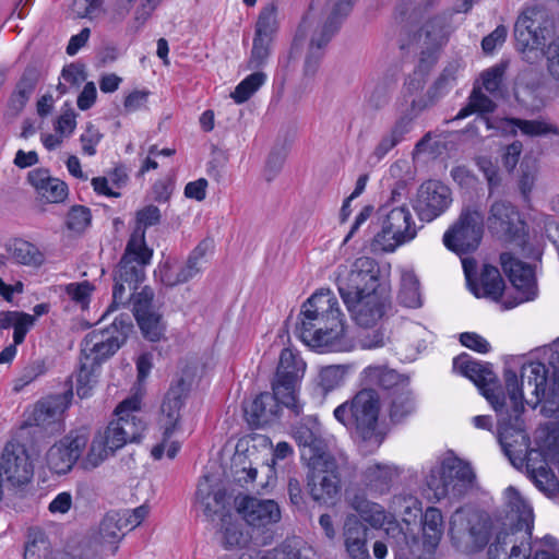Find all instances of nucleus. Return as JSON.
I'll return each instance as SVG.
<instances>
[{
    "instance_id": "f257e3e1",
    "label": "nucleus",
    "mask_w": 559,
    "mask_h": 559,
    "mask_svg": "<svg viewBox=\"0 0 559 559\" xmlns=\"http://www.w3.org/2000/svg\"><path fill=\"white\" fill-rule=\"evenodd\" d=\"M453 368L472 380L498 413V441L502 451L512 465L522 466L533 449L530 448V437L522 417L524 404L520 401L518 374L512 370L504 371L509 396L507 405L506 396L490 364L477 361L463 353L453 359Z\"/></svg>"
},
{
    "instance_id": "f03ea898",
    "label": "nucleus",
    "mask_w": 559,
    "mask_h": 559,
    "mask_svg": "<svg viewBox=\"0 0 559 559\" xmlns=\"http://www.w3.org/2000/svg\"><path fill=\"white\" fill-rule=\"evenodd\" d=\"M295 333L306 345L322 352H347L354 347L337 298L329 288L304 302Z\"/></svg>"
},
{
    "instance_id": "7ed1b4c3",
    "label": "nucleus",
    "mask_w": 559,
    "mask_h": 559,
    "mask_svg": "<svg viewBox=\"0 0 559 559\" xmlns=\"http://www.w3.org/2000/svg\"><path fill=\"white\" fill-rule=\"evenodd\" d=\"M509 530L499 532L488 549L489 559H530L533 551L532 508L512 486L506 490Z\"/></svg>"
},
{
    "instance_id": "20e7f679",
    "label": "nucleus",
    "mask_w": 559,
    "mask_h": 559,
    "mask_svg": "<svg viewBox=\"0 0 559 559\" xmlns=\"http://www.w3.org/2000/svg\"><path fill=\"white\" fill-rule=\"evenodd\" d=\"M547 366L540 361H531L521 369L520 380L518 379V390L521 394L520 401L523 403L524 391L531 395L526 400L527 404L536 407L542 401V413L546 417L559 416V352L552 350L548 358Z\"/></svg>"
},
{
    "instance_id": "39448f33",
    "label": "nucleus",
    "mask_w": 559,
    "mask_h": 559,
    "mask_svg": "<svg viewBox=\"0 0 559 559\" xmlns=\"http://www.w3.org/2000/svg\"><path fill=\"white\" fill-rule=\"evenodd\" d=\"M306 489L310 498L319 506L334 507L342 498L343 461L333 454L306 457Z\"/></svg>"
},
{
    "instance_id": "423d86ee",
    "label": "nucleus",
    "mask_w": 559,
    "mask_h": 559,
    "mask_svg": "<svg viewBox=\"0 0 559 559\" xmlns=\"http://www.w3.org/2000/svg\"><path fill=\"white\" fill-rule=\"evenodd\" d=\"M476 475L469 465L449 452L433 465L426 476L428 498L440 501L443 498H461L474 487Z\"/></svg>"
},
{
    "instance_id": "0eeeda50",
    "label": "nucleus",
    "mask_w": 559,
    "mask_h": 559,
    "mask_svg": "<svg viewBox=\"0 0 559 559\" xmlns=\"http://www.w3.org/2000/svg\"><path fill=\"white\" fill-rule=\"evenodd\" d=\"M380 407L379 393L373 389H362L338 405L333 414L352 433L370 441L377 436Z\"/></svg>"
},
{
    "instance_id": "6e6552de",
    "label": "nucleus",
    "mask_w": 559,
    "mask_h": 559,
    "mask_svg": "<svg viewBox=\"0 0 559 559\" xmlns=\"http://www.w3.org/2000/svg\"><path fill=\"white\" fill-rule=\"evenodd\" d=\"M189 392L190 384L183 378H179L170 383L165 393L159 414L163 439L152 448L151 455L154 460H160L165 451L166 455L173 460L179 452L180 443L178 441H168L174 432L180 428L181 411L186 405Z\"/></svg>"
},
{
    "instance_id": "1a4fd4ad",
    "label": "nucleus",
    "mask_w": 559,
    "mask_h": 559,
    "mask_svg": "<svg viewBox=\"0 0 559 559\" xmlns=\"http://www.w3.org/2000/svg\"><path fill=\"white\" fill-rule=\"evenodd\" d=\"M378 263L369 257L357 258L350 265L337 267L336 284L338 293L344 302L362 297L388 287L385 282L380 280Z\"/></svg>"
},
{
    "instance_id": "9d476101",
    "label": "nucleus",
    "mask_w": 559,
    "mask_h": 559,
    "mask_svg": "<svg viewBox=\"0 0 559 559\" xmlns=\"http://www.w3.org/2000/svg\"><path fill=\"white\" fill-rule=\"evenodd\" d=\"M133 329L131 316L121 313L106 329L95 330L85 335L81 344V356L100 366L123 346Z\"/></svg>"
},
{
    "instance_id": "9b49d317",
    "label": "nucleus",
    "mask_w": 559,
    "mask_h": 559,
    "mask_svg": "<svg viewBox=\"0 0 559 559\" xmlns=\"http://www.w3.org/2000/svg\"><path fill=\"white\" fill-rule=\"evenodd\" d=\"M153 250L127 242L124 252L112 272V304L124 305L129 299L127 290L134 292L145 278V266L150 264Z\"/></svg>"
},
{
    "instance_id": "f8f14e48",
    "label": "nucleus",
    "mask_w": 559,
    "mask_h": 559,
    "mask_svg": "<svg viewBox=\"0 0 559 559\" xmlns=\"http://www.w3.org/2000/svg\"><path fill=\"white\" fill-rule=\"evenodd\" d=\"M484 235V214L476 205L462 209L459 218L444 233V246L459 255L474 252Z\"/></svg>"
},
{
    "instance_id": "ddd939ff",
    "label": "nucleus",
    "mask_w": 559,
    "mask_h": 559,
    "mask_svg": "<svg viewBox=\"0 0 559 559\" xmlns=\"http://www.w3.org/2000/svg\"><path fill=\"white\" fill-rule=\"evenodd\" d=\"M305 370L306 362L297 353L290 348H284L281 352L276 372L272 380V391L281 399L284 397V401L294 407L295 416H299L304 411V404L298 399V389Z\"/></svg>"
},
{
    "instance_id": "4468645a",
    "label": "nucleus",
    "mask_w": 559,
    "mask_h": 559,
    "mask_svg": "<svg viewBox=\"0 0 559 559\" xmlns=\"http://www.w3.org/2000/svg\"><path fill=\"white\" fill-rule=\"evenodd\" d=\"M382 221V229L374 237V242L382 250L392 252L399 246L411 241L416 237L417 227L413 215L406 205L392 207L388 205L379 209Z\"/></svg>"
},
{
    "instance_id": "2eb2a0df",
    "label": "nucleus",
    "mask_w": 559,
    "mask_h": 559,
    "mask_svg": "<svg viewBox=\"0 0 559 559\" xmlns=\"http://www.w3.org/2000/svg\"><path fill=\"white\" fill-rule=\"evenodd\" d=\"M487 224L491 233L503 237L508 241H515L519 246H523L524 257L540 259L542 252L538 249H530L526 252L525 225L520 218L519 211L512 203L503 200L493 202L489 209Z\"/></svg>"
},
{
    "instance_id": "dca6fc26",
    "label": "nucleus",
    "mask_w": 559,
    "mask_h": 559,
    "mask_svg": "<svg viewBox=\"0 0 559 559\" xmlns=\"http://www.w3.org/2000/svg\"><path fill=\"white\" fill-rule=\"evenodd\" d=\"M141 407L138 397H130L122 401L115 409L117 419L111 420L106 427L116 447L120 449L127 442H139L145 430V423L134 414Z\"/></svg>"
},
{
    "instance_id": "f3484780",
    "label": "nucleus",
    "mask_w": 559,
    "mask_h": 559,
    "mask_svg": "<svg viewBox=\"0 0 559 559\" xmlns=\"http://www.w3.org/2000/svg\"><path fill=\"white\" fill-rule=\"evenodd\" d=\"M451 189L439 180L423 182L413 199V209L421 222L430 223L444 214L452 204Z\"/></svg>"
},
{
    "instance_id": "a211bd4d",
    "label": "nucleus",
    "mask_w": 559,
    "mask_h": 559,
    "mask_svg": "<svg viewBox=\"0 0 559 559\" xmlns=\"http://www.w3.org/2000/svg\"><path fill=\"white\" fill-rule=\"evenodd\" d=\"M500 263L504 274L519 294L512 300L506 299L502 302L503 308L512 309L524 301L533 300L537 296V284L533 267L516 259L510 252L500 254Z\"/></svg>"
},
{
    "instance_id": "6ab92c4d",
    "label": "nucleus",
    "mask_w": 559,
    "mask_h": 559,
    "mask_svg": "<svg viewBox=\"0 0 559 559\" xmlns=\"http://www.w3.org/2000/svg\"><path fill=\"white\" fill-rule=\"evenodd\" d=\"M90 440L86 427L71 430L55 443L46 454L48 467L56 474H66L79 461Z\"/></svg>"
},
{
    "instance_id": "aec40b11",
    "label": "nucleus",
    "mask_w": 559,
    "mask_h": 559,
    "mask_svg": "<svg viewBox=\"0 0 559 559\" xmlns=\"http://www.w3.org/2000/svg\"><path fill=\"white\" fill-rule=\"evenodd\" d=\"M545 15L542 5L535 4L525 8L514 24V38L516 49L520 51L543 48L546 45V28L542 27L540 20Z\"/></svg>"
},
{
    "instance_id": "412c9836",
    "label": "nucleus",
    "mask_w": 559,
    "mask_h": 559,
    "mask_svg": "<svg viewBox=\"0 0 559 559\" xmlns=\"http://www.w3.org/2000/svg\"><path fill=\"white\" fill-rule=\"evenodd\" d=\"M450 531L461 537L467 536L475 545L483 547L489 539L488 516L472 507L459 508L451 516Z\"/></svg>"
},
{
    "instance_id": "4be33fe9",
    "label": "nucleus",
    "mask_w": 559,
    "mask_h": 559,
    "mask_svg": "<svg viewBox=\"0 0 559 559\" xmlns=\"http://www.w3.org/2000/svg\"><path fill=\"white\" fill-rule=\"evenodd\" d=\"M341 23L342 20L329 13L323 24L313 31L304 61L305 78L312 79L317 74L324 57L325 47L338 31Z\"/></svg>"
},
{
    "instance_id": "5701e85b",
    "label": "nucleus",
    "mask_w": 559,
    "mask_h": 559,
    "mask_svg": "<svg viewBox=\"0 0 559 559\" xmlns=\"http://www.w3.org/2000/svg\"><path fill=\"white\" fill-rule=\"evenodd\" d=\"M344 304L358 325L369 328L384 316L390 306L389 287Z\"/></svg>"
},
{
    "instance_id": "b1692460",
    "label": "nucleus",
    "mask_w": 559,
    "mask_h": 559,
    "mask_svg": "<svg viewBox=\"0 0 559 559\" xmlns=\"http://www.w3.org/2000/svg\"><path fill=\"white\" fill-rule=\"evenodd\" d=\"M496 108L497 105L495 102L485 95L479 87L475 86L468 96L467 104L460 109L454 119L461 120L474 112H477L478 116L467 126L466 132L473 135L483 136L484 132L493 128L491 120L487 115L493 112Z\"/></svg>"
},
{
    "instance_id": "393cba45",
    "label": "nucleus",
    "mask_w": 559,
    "mask_h": 559,
    "mask_svg": "<svg viewBox=\"0 0 559 559\" xmlns=\"http://www.w3.org/2000/svg\"><path fill=\"white\" fill-rule=\"evenodd\" d=\"M280 405H283L294 414V407L272 393H260L250 403L243 406L247 423L253 428L264 427L274 421L280 414Z\"/></svg>"
},
{
    "instance_id": "a878e982",
    "label": "nucleus",
    "mask_w": 559,
    "mask_h": 559,
    "mask_svg": "<svg viewBox=\"0 0 559 559\" xmlns=\"http://www.w3.org/2000/svg\"><path fill=\"white\" fill-rule=\"evenodd\" d=\"M451 32L450 16L447 14H438L425 22L423 27L414 34L407 41L400 39V48L402 50L411 47H436L440 48L447 43Z\"/></svg>"
},
{
    "instance_id": "bb28decb",
    "label": "nucleus",
    "mask_w": 559,
    "mask_h": 559,
    "mask_svg": "<svg viewBox=\"0 0 559 559\" xmlns=\"http://www.w3.org/2000/svg\"><path fill=\"white\" fill-rule=\"evenodd\" d=\"M195 499L203 514L211 521H214L215 516L222 519L231 514L225 488L219 484H212L209 476H204L199 483Z\"/></svg>"
},
{
    "instance_id": "cd10ccee",
    "label": "nucleus",
    "mask_w": 559,
    "mask_h": 559,
    "mask_svg": "<svg viewBox=\"0 0 559 559\" xmlns=\"http://www.w3.org/2000/svg\"><path fill=\"white\" fill-rule=\"evenodd\" d=\"M238 512L252 526H265L281 520L280 507L271 499L245 496L238 503Z\"/></svg>"
},
{
    "instance_id": "c85d7f7f",
    "label": "nucleus",
    "mask_w": 559,
    "mask_h": 559,
    "mask_svg": "<svg viewBox=\"0 0 559 559\" xmlns=\"http://www.w3.org/2000/svg\"><path fill=\"white\" fill-rule=\"evenodd\" d=\"M0 461L5 481L12 486H21L32 479L34 469L25 449L10 450L5 447L0 454Z\"/></svg>"
},
{
    "instance_id": "c756f323",
    "label": "nucleus",
    "mask_w": 559,
    "mask_h": 559,
    "mask_svg": "<svg viewBox=\"0 0 559 559\" xmlns=\"http://www.w3.org/2000/svg\"><path fill=\"white\" fill-rule=\"evenodd\" d=\"M524 463L528 477L542 492L548 497L559 492V480L549 468L543 451L532 450Z\"/></svg>"
},
{
    "instance_id": "7c9ffc66",
    "label": "nucleus",
    "mask_w": 559,
    "mask_h": 559,
    "mask_svg": "<svg viewBox=\"0 0 559 559\" xmlns=\"http://www.w3.org/2000/svg\"><path fill=\"white\" fill-rule=\"evenodd\" d=\"M27 181L47 203H60L68 197V186L64 181L50 176L46 168H36L28 173Z\"/></svg>"
},
{
    "instance_id": "2f4dec72",
    "label": "nucleus",
    "mask_w": 559,
    "mask_h": 559,
    "mask_svg": "<svg viewBox=\"0 0 559 559\" xmlns=\"http://www.w3.org/2000/svg\"><path fill=\"white\" fill-rule=\"evenodd\" d=\"M294 439L299 447L308 449L309 453H304L306 457L331 454L326 450V443L321 435V426L317 419L307 418L297 425L294 428Z\"/></svg>"
},
{
    "instance_id": "473e14b6",
    "label": "nucleus",
    "mask_w": 559,
    "mask_h": 559,
    "mask_svg": "<svg viewBox=\"0 0 559 559\" xmlns=\"http://www.w3.org/2000/svg\"><path fill=\"white\" fill-rule=\"evenodd\" d=\"M73 397L72 390L47 396L39 401L34 409V420L37 426H46L60 417L70 406Z\"/></svg>"
},
{
    "instance_id": "72a5a7b5",
    "label": "nucleus",
    "mask_w": 559,
    "mask_h": 559,
    "mask_svg": "<svg viewBox=\"0 0 559 559\" xmlns=\"http://www.w3.org/2000/svg\"><path fill=\"white\" fill-rule=\"evenodd\" d=\"M115 441L107 429L98 431L88 448L86 455L80 462V465L85 471H92L98 467L110 455H114L119 447L112 443Z\"/></svg>"
},
{
    "instance_id": "f704fd0d",
    "label": "nucleus",
    "mask_w": 559,
    "mask_h": 559,
    "mask_svg": "<svg viewBox=\"0 0 559 559\" xmlns=\"http://www.w3.org/2000/svg\"><path fill=\"white\" fill-rule=\"evenodd\" d=\"M365 381L391 393L409 386V378L384 366H369L364 370Z\"/></svg>"
},
{
    "instance_id": "c9c22d12",
    "label": "nucleus",
    "mask_w": 559,
    "mask_h": 559,
    "mask_svg": "<svg viewBox=\"0 0 559 559\" xmlns=\"http://www.w3.org/2000/svg\"><path fill=\"white\" fill-rule=\"evenodd\" d=\"M399 475L397 467L374 463L365 469L362 479L371 491L382 495L390 490L394 479L397 478Z\"/></svg>"
},
{
    "instance_id": "e433bc0d",
    "label": "nucleus",
    "mask_w": 559,
    "mask_h": 559,
    "mask_svg": "<svg viewBox=\"0 0 559 559\" xmlns=\"http://www.w3.org/2000/svg\"><path fill=\"white\" fill-rule=\"evenodd\" d=\"M504 121L513 134L516 133V130H520L523 135L530 138L559 136V127L549 119L526 120L510 117L506 118Z\"/></svg>"
},
{
    "instance_id": "4c0bfd02",
    "label": "nucleus",
    "mask_w": 559,
    "mask_h": 559,
    "mask_svg": "<svg viewBox=\"0 0 559 559\" xmlns=\"http://www.w3.org/2000/svg\"><path fill=\"white\" fill-rule=\"evenodd\" d=\"M413 117L408 114L402 115L391 127V129L382 135L376 145L372 156L378 160L382 159L391 150L401 143L412 129Z\"/></svg>"
},
{
    "instance_id": "58836bf2",
    "label": "nucleus",
    "mask_w": 559,
    "mask_h": 559,
    "mask_svg": "<svg viewBox=\"0 0 559 559\" xmlns=\"http://www.w3.org/2000/svg\"><path fill=\"white\" fill-rule=\"evenodd\" d=\"M469 289L477 298L486 297L498 301L502 297L504 282L497 267L485 265L480 274V286L473 283Z\"/></svg>"
},
{
    "instance_id": "ea45409f",
    "label": "nucleus",
    "mask_w": 559,
    "mask_h": 559,
    "mask_svg": "<svg viewBox=\"0 0 559 559\" xmlns=\"http://www.w3.org/2000/svg\"><path fill=\"white\" fill-rule=\"evenodd\" d=\"M416 411V401L409 386L390 393L388 415L393 424H401Z\"/></svg>"
},
{
    "instance_id": "a19ab883",
    "label": "nucleus",
    "mask_w": 559,
    "mask_h": 559,
    "mask_svg": "<svg viewBox=\"0 0 559 559\" xmlns=\"http://www.w3.org/2000/svg\"><path fill=\"white\" fill-rule=\"evenodd\" d=\"M160 211L155 205H146L136 212V226L128 242L138 247L148 248L145 243V231L148 227L160 223Z\"/></svg>"
},
{
    "instance_id": "79ce46f5",
    "label": "nucleus",
    "mask_w": 559,
    "mask_h": 559,
    "mask_svg": "<svg viewBox=\"0 0 559 559\" xmlns=\"http://www.w3.org/2000/svg\"><path fill=\"white\" fill-rule=\"evenodd\" d=\"M120 521L119 511H110L106 513L99 524L96 537L98 543L111 545L112 554L118 550V543L123 538L126 534Z\"/></svg>"
},
{
    "instance_id": "37998d69",
    "label": "nucleus",
    "mask_w": 559,
    "mask_h": 559,
    "mask_svg": "<svg viewBox=\"0 0 559 559\" xmlns=\"http://www.w3.org/2000/svg\"><path fill=\"white\" fill-rule=\"evenodd\" d=\"M423 523L424 544L436 548L443 534V518L439 509L429 507L424 514H420Z\"/></svg>"
},
{
    "instance_id": "c03bdc74",
    "label": "nucleus",
    "mask_w": 559,
    "mask_h": 559,
    "mask_svg": "<svg viewBox=\"0 0 559 559\" xmlns=\"http://www.w3.org/2000/svg\"><path fill=\"white\" fill-rule=\"evenodd\" d=\"M99 365L80 356V368L76 373V394L80 399L90 397L97 383Z\"/></svg>"
},
{
    "instance_id": "a18cd8bd",
    "label": "nucleus",
    "mask_w": 559,
    "mask_h": 559,
    "mask_svg": "<svg viewBox=\"0 0 559 559\" xmlns=\"http://www.w3.org/2000/svg\"><path fill=\"white\" fill-rule=\"evenodd\" d=\"M397 298L400 304L407 308H418L421 306L419 281L413 271H404L402 273Z\"/></svg>"
},
{
    "instance_id": "49530a36",
    "label": "nucleus",
    "mask_w": 559,
    "mask_h": 559,
    "mask_svg": "<svg viewBox=\"0 0 559 559\" xmlns=\"http://www.w3.org/2000/svg\"><path fill=\"white\" fill-rule=\"evenodd\" d=\"M136 323L142 333V336L148 342H159L165 340L166 322L162 313L152 312L146 316L136 318Z\"/></svg>"
},
{
    "instance_id": "de8ad7c7",
    "label": "nucleus",
    "mask_w": 559,
    "mask_h": 559,
    "mask_svg": "<svg viewBox=\"0 0 559 559\" xmlns=\"http://www.w3.org/2000/svg\"><path fill=\"white\" fill-rule=\"evenodd\" d=\"M221 522V542L226 549L242 547L247 544L248 537L241 528L242 525L234 521L233 514L224 515Z\"/></svg>"
},
{
    "instance_id": "09e8293b",
    "label": "nucleus",
    "mask_w": 559,
    "mask_h": 559,
    "mask_svg": "<svg viewBox=\"0 0 559 559\" xmlns=\"http://www.w3.org/2000/svg\"><path fill=\"white\" fill-rule=\"evenodd\" d=\"M436 0H423L421 4L414 5L413 0H400L394 11V19L399 23H413L421 17L424 11L431 8Z\"/></svg>"
},
{
    "instance_id": "8fccbe9b",
    "label": "nucleus",
    "mask_w": 559,
    "mask_h": 559,
    "mask_svg": "<svg viewBox=\"0 0 559 559\" xmlns=\"http://www.w3.org/2000/svg\"><path fill=\"white\" fill-rule=\"evenodd\" d=\"M278 27L277 5L274 2L263 7L255 23V34L258 36L273 38Z\"/></svg>"
},
{
    "instance_id": "3c124183",
    "label": "nucleus",
    "mask_w": 559,
    "mask_h": 559,
    "mask_svg": "<svg viewBox=\"0 0 559 559\" xmlns=\"http://www.w3.org/2000/svg\"><path fill=\"white\" fill-rule=\"evenodd\" d=\"M346 373V369L340 365H331L322 367L318 374V388L323 395L338 388Z\"/></svg>"
},
{
    "instance_id": "603ef678",
    "label": "nucleus",
    "mask_w": 559,
    "mask_h": 559,
    "mask_svg": "<svg viewBox=\"0 0 559 559\" xmlns=\"http://www.w3.org/2000/svg\"><path fill=\"white\" fill-rule=\"evenodd\" d=\"M12 255L17 263L38 266L44 262V255L36 246L25 240H15Z\"/></svg>"
},
{
    "instance_id": "864d4df0",
    "label": "nucleus",
    "mask_w": 559,
    "mask_h": 559,
    "mask_svg": "<svg viewBox=\"0 0 559 559\" xmlns=\"http://www.w3.org/2000/svg\"><path fill=\"white\" fill-rule=\"evenodd\" d=\"M39 79L40 70L38 67L35 64H28L24 69L12 92L28 102L39 82Z\"/></svg>"
},
{
    "instance_id": "5fc2aeb1",
    "label": "nucleus",
    "mask_w": 559,
    "mask_h": 559,
    "mask_svg": "<svg viewBox=\"0 0 559 559\" xmlns=\"http://www.w3.org/2000/svg\"><path fill=\"white\" fill-rule=\"evenodd\" d=\"M154 290L150 286H144L140 292L128 296L127 302H132V311L135 319L147 313L157 312L154 307Z\"/></svg>"
},
{
    "instance_id": "6e6d98bb",
    "label": "nucleus",
    "mask_w": 559,
    "mask_h": 559,
    "mask_svg": "<svg viewBox=\"0 0 559 559\" xmlns=\"http://www.w3.org/2000/svg\"><path fill=\"white\" fill-rule=\"evenodd\" d=\"M263 72H254L242 80L231 93V97L237 104L247 102L251 95L259 90L265 81Z\"/></svg>"
},
{
    "instance_id": "4d7b16f0",
    "label": "nucleus",
    "mask_w": 559,
    "mask_h": 559,
    "mask_svg": "<svg viewBox=\"0 0 559 559\" xmlns=\"http://www.w3.org/2000/svg\"><path fill=\"white\" fill-rule=\"evenodd\" d=\"M394 512L403 516V521L411 523L421 514V503L413 496H397L393 499Z\"/></svg>"
},
{
    "instance_id": "13d9d810",
    "label": "nucleus",
    "mask_w": 559,
    "mask_h": 559,
    "mask_svg": "<svg viewBox=\"0 0 559 559\" xmlns=\"http://www.w3.org/2000/svg\"><path fill=\"white\" fill-rule=\"evenodd\" d=\"M45 359H35L28 362L21 371L20 376L14 381V391L19 392L26 385L35 381L47 371Z\"/></svg>"
},
{
    "instance_id": "bf43d9fd",
    "label": "nucleus",
    "mask_w": 559,
    "mask_h": 559,
    "mask_svg": "<svg viewBox=\"0 0 559 559\" xmlns=\"http://www.w3.org/2000/svg\"><path fill=\"white\" fill-rule=\"evenodd\" d=\"M343 535L345 545L357 542H367V527L357 515L350 514L345 519Z\"/></svg>"
},
{
    "instance_id": "052dcab7",
    "label": "nucleus",
    "mask_w": 559,
    "mask_h": 559,
    "mask_svg": "<svg viewBox=\"0 0 559 559\" xmlns=\"http://www.w3.org/2000/svg\"><path fill=\"white\" fill-rule=\"evenodd\" d=\"M91 211L83 205H74L70 209L67 215L66 225L68 229L82 233L91 224Z\"/></svg>"
},
{
    "instance_id": "680f3d73",
    "label": "nucleus",
    "mask_w": 559,
    "mask_h": 559,
    "mask_svg": "<svg viewBox=\"0 0 559 559\" xmlns=\"http://www.w3.org/2000/svg\"><path fill=\"white\" fill-rule=\"evenodd\" d=\"M506 68V64L498 63L485 70L480 75L484 88L492 96H496L501 88Z\"/></svg>"
},
{
    "instance_id": "e2e57ef3",
    "label": "nucleus",
    "mask_w": 559,
    "mask_h": 559,
    "mask_svg": "<svg viewBox=\"0 0 559 559\" xmlns=\"http://www.w3.org/2000/svg\"><path fill=\"white\" fill-rule=\"evenodd\" d=\"M239 559H301L299 551L290 546H284L272 550L261 551L251 550L242 552Z\"/></svg>"
},
{
    "instance_id": "0e129e2a",
    "label": "nucleus",
    "mask_w": 559,
    "mask_h": 559,
    "mask_svg": "<svg viewBox=\"0 0 559 559\" xmlns=\"http://www.w3.org/2000/svg\"><path fill=\"white\" fill-rule=\"evenodd\" d=\"M213 249V240L206 238L199 242V245L189 254L186 265L197 276L204 263V258Z\"/></svg>"
},
{
    "instance_id": "69168bd1",
    "label": "nucleus",
    "mask_w": 559,
    "mask_h": 559,
    "mask_svg": "<svg viewBox=\"0 0 559 559\" xmlns=\"http://www.w3.org/2000/svg\"><path fill=\"white\" fill-rule=\"evenodd\" d=\"M391 343V333L384 328L367 330L359 336V344L364 349L384 347Z\"/></svg>"
},
{
    "instance_id": "338daca9",
    "label": "nucleus",
    "mask_w": 559,
    "mask_h": 559,
    "mask_svg": "<svg viewBox=\"0 0 559 559\" xmlns=\"http://www.w3.org/2000/svg\"><path fill=\"white\" fill-rule=\"evenodd\" d=\"M271 41V38L254 35L249 61L251 68H259L265 63L270 56Z\"/></svg>"
},
{
    "instance_id": "774afa93",
    "label": "nucleus",
    "mask_w": 559,
    "mask_h": 559,
    "mask_svg": "<svg viewBox=\"0 0 559 559\" xmlns=\"http://www.w3.org/2000/svg\"><path fill=\"white\" fill-rule=\"evenodd\" d=\"M103 133L91 122L86 124L85 131L81 134L82 151L88 156L96 154V145L103 139Z\"/></svg>"
}]
</instances>
